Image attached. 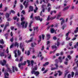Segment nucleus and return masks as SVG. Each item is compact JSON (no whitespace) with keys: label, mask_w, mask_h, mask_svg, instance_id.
<instances>
[{"label":"nucleus","mask_w":78,"mask_h":78,"mask_svg":"<svg viewBox=\"0 0 78 78\" xmlns=\"http://www.w3.org/2000/svg\"><path fill=\"white\" fill-rule=\"evenodd\" d=\"M6 18L7 19H8L9 17V14L8 13H6L5 14Z\"/></svg>","instance_id":"nucleus-14"},{"label":"nucleus","mask_w":78,"mask_h":78,"mask_svg":"<svg viewBox=\"0 0 78 78\" xmlns=\"http://www.w3.org/2000/svg\"><path fill=\"white\" fill-rule=\"evenodd\" d=\"M14 53H15V58H17V53H16V51H14Z\"/></svg>","instance_id":"nucleus-26"},{"label":"nucleus","mask_w":78,"mask_h":78,"mask_svg":"<svg viewBox=\"0 0 78 78\" xmlns=\"http://www.w3.org/2000/svg\"><path fill=\"white\" fill-rule=\"evenodd\" d=\"M56 69H57V68H52L51 69V70H56Z\"/></svg>","instance_id":"nucleus-35"},{"label":"nucleus","mask_w":78,"mask_h":78,"mask_svg":"<svg viewBox=\"0 0 78 78\" xmlns=\"http://www.w3.org/2000/svg\"><path fill=\"white\" fill-rule=\"evenodd\" d=\"M70 6V5H68V6H66V7L64 9H63V11H65V10H67L69 8V7Z\"/></svg>","instance_id":"nucleus-12"},{"label":"nucleus","mask_w":78,"mask_h":78,"mask_svg":"<svg viewBox=\"0 0 78 78\" xmlns=\"http://www.w3.org/2000/svg\"><path fill=\"white\" fill-rule=\"evenodd\" d=\"M26 63H27V62L25 61L23 63H22L23 66H25L26 65Z\"/></svg>","instance_id":"nucleus-41"},{"label":"nucleus","mask_w":78,"mask_h":78,"mask_svg":"<svg viewBox=\"0 0 78 78\" xmlns=\"http://www.w3.org/2000/svg\"><path fill=\"white\" fill-rule=\"evenodd\" d=\"M7 69V70H5V72H8V71H9L10 73H12V71H11V70L9 68H8Z\"/></svg>","instance_id":"nucleus-7"},{"label":"nucleus","mask_w":78,"mask_h":78,"mask_svg":"<svg viewBox=\"0 0 78 78\" xmlns=\"http://www.w3.org/2000/svg\"><path fill=\"white\" fill-rule=\"evenodd\" d=\"M14 69L16 70V71H18V69H17V68L16 67H14V66H12V70H13V72H14Z\"/></svg>","instance_id":"nucleus-9"},{"label":"nucleus","mask_w":78,"mask_h":78,"mask_svg":"<svg viewBox=\"0 0 78 78\" xmlns=\"http://www.w3.org/2000/svg\"><path fill=\"white\" fill-rule=\"evenodd\" d=\"M46 37L47 40H48L50 38V35L48 34H46Z\"/></svg>","instance_id":"nucleus-10"},{"label":"nucleus","mask_w":78,"mask_h":78,"mask_svg":"<svg viewBox=\"0 0 78 78\" xmlns=\"http://www.w3.org/2000/svg\"><path fill=\"white\" fill-rule=\"evenodd\" d=\"M23 56H21L20 58V59L19 60V62H22L23 61Z\"/></svg>","instance_id":"nucleus-16"},{"label":"nucleus","mask_w":78,"mask_h":78,"mask_svg":"<svg viewBox=\"0 0 78 78\" xmlns=\"http://www.w3.org/2000/svg\"><path fill=\"white\" fill-rule=\"evenodd\" d=\"M64 23H65L64 20H62V22H61V25H62V24H64Z\"/></svg>","instance_id":"nucleus-36"},{"label":"nucleus","mask_w":78,"mask_h":78,"mask_svg":"<svg viewBox=\"0 0 78 78\" xmlns=\"http://www.w3.org/2000/svg\"><path fill=\"white\" fill-rule=\"evenodd\" d=\"M30 63L32 65V66H33V64H34V61H33V60H32L31 61Z\"/></svg>","instance_id":"nucleus-40"},{"label":"nucleus","mask_w":78,"mask_h":78,"mask_svg":"<svg viewBox=\"0 0 78 78\" xmlns=\"http://www.w3.org/2000/svg\"><path fill=\"white\" fill-rule=\"evenodd\" d=\"M53 38L54 40H56L57 39V38L56 37L54 36L53 37Z\"/></svg>","instance_id":"nucleus-63"},{"label":"nucleus","mask_w":78,"mask_h":78,"mask_svg":"<svg viewBox=\"0 0 78 78\" xmlns=\"http://www.w3.org/2000/svg\"><path fill=\"white\" fill-rule=\"evenodd\" d=\"M69 73V71H67L66 72V73H65V78H66V75H67V74Z\"/></svg>","instance_id":"nucleus-37"},{"label":"nucleus","mask_w":78,"mask_h":78,"mask_svg":"<svg viewBox=\"0 0 78 78\" xmlns=\"http://www.w3.org/2000/svg\"><path fill=\"white\" fill-rule=\"evenodd\" d=\"M34 31H36V30H37V31H38V30H37V29H38V27H34Z\"/></svg>","instance_id":"nucleus-25"},{"label":"nucleus","mask_w":78,"mask_h":78,"mask_svg":"<svg viewBox=\"0 0 78 78\" xmlns=\"http://www.w3.org/2000/svg\"><path fill=\"white\" fill-rule=\"evenodd\" d=\"M17 55L18 56H20L21 55V52H20V51L19 50H18L17 51Z\"/></svg>","instance_id":"nucleus-18"},{"label":"nucleus","mask_w":78,"mask_h":78,"mask_svg":"<svg viewBox=\"0 0 78 78\" xmlns=\"http://www.w3.org/2000/svg\"><path fill=\"white\" fill-rule=\"evenodd\" d=\"M33 14H31V15L30 16V19H33Z\"/></svg>","instance_id":"nucleus-50"},{"label":"nucleus","mask_w":78,"mask_h":78,"mask_svg":"<svg viewBox=\"0 0 78 78\" xmlns=\"http://www.w3.org/2000/svg\"><path fill=\"white\" fill-rule=\"evenodd\" d=\"M16 61H17V62H19V60L17 58H16L15 59Z\"/></svg>","instance_id":"nucleus-64"},{"label":"nucleus","mask_w":78,"mask_h":78,"mask_svg":"<svg viewBox=\"0 0 78 78\" xmlns=\"http://www.w3.org/2000/svg\"><path fill=\"white\" fill-rule=\"evenodd\" d=\"M28 2H29V1H28L27 2V3L25 5V8H27L28 7Z\"/></svg>","instance_id":"nucleus-32"},{"label":"nucleus","mask_w":78,"mask_h":78,"mask_svg":"<svg viewBox=\"0 0 78 78\" xmlns=\"http://www.w3.org/2000/svg\"><path fill=\"white\" fill-rule=\"evenodd\" d=\"M51 47L52 50L55 49V48H56V46L55 45H53L51 46Z\"/></svg>","instance_id":"nucleus-27"},{"label":"nucleus","mask_w":78,"mask_h":78,"mask_svg":"<svg viewBox=\"0 0 78 78\" xmlns=\"http://www.w3.org/2000/svg\"><path fill=\"white\" fill-rule=\"evenodd\" d=\"M55 65L56 67V68H57V69H58V64H55Z\"/></svg>","instance_id":"nucleus-51"},{"label":"nucleus","mask_w":78,"mask_h":78,"mask_svg":"<svg viewBox=\"0 0 78 78\" xmlns=\"http://www.w3.org/2000/svg\"><path fill=\"white\" fill-rule=\"evenodd\" d=\"M0 43L1 44H4V41L3 39H2L1 40H0Z\"/></svg>","instance_id":"nucleus-23"},{"label":"nucleus","mask_w":78,"mask_h":78,"mask_svg":"<svg viewBox=\"0 0 78 78\" xmlns=\"http://www.w3.org/2000/svg\"><path fill=\"white\" fill-rule=\"evenodd\" d=\"M57 72L58 73H59L58 74L59 76H61L62 74V72H61L60 71H58Z\"/></svg>","instance_id":"nucleus-24"},{"label":"nucleus","mask_w":78,"mask_h":78,"mask_svg":"<svg viewBox=\"0 0 78 78\" xmlns=\"http://www.w3.org/2000/svg\"><path fill=\"white\" fill-rule=\"evenodd\" d=\"M67 58H69V59L70 60L71 59H72V57L71 56H70V55H68L67 56Z\"/></svg>","instance_id":"nucleus-34"},{"label":"nucleus","mask_w":78,"mask_h":78,"mask_svg":"<svg viewBox=\"0 0 78 78\" xmlns=\"http://www.w3.org/2000/svg\"><path fill=\"white\" fill-rule=\"evenodd\" d=\"M50 15H49L48 16L47 20H50L51 19V20H53V19H55L56 17V16H54L51 17H50Z\"/></svg>","instance_id":"nucleus-4"},{"label":"nucleus","mask_w":78,"mask_h":78,"mask_svg":"<svg viewBox=\"0 0 78 78\" xmlns=\"http://www.w3.org/2000/svg\"><path fill=\"white\" fill-rule=\"evenodd\" d=\"M48 64H49V62H46L45 63V64H43V66H44V67H45V66H48Z\"/></svg>","instance_id":"nucleus-17"},{"label":"nucleus","mask_w":78,"mask_h":78,"mask_svg":"<svg viewBox=\"0 0 78 78\" xmlns=\"http://www.w3.org/2000/svg\"><path fill=\"white\" fill-rule=\"evenodd\" d=\"M53 13H54V14H56V11L54 10V11H51L50 12V14H51V15H52V14H53Z\"/></svg>","instance_id":"nucleus-13"},{"label":"nucleus","mask_w":78,"mask_h":78,"mask_svg":"<svg viewBox=\"0 0 78 78\" xmlns=\"http://www.w3.org/2000/svg\"><path fill=\"white\" fill-rule=\"evenodd\" d=\"M72 77L73 78V76H74V72H72L71 73Z\"/></svg>","instance_id":"nucleus-46"},{"label":"nucleus","mask_w":78,"mask_h":78,"mask_svg":"<svg viewBox=\"0 0 78 78\" xmlns=\"http://www.w3.org/2000/svg\"><path fill=\"white\" fill-rule=\"evenodd\" d=\"M10 41L11 42H13V41H14V37H12V38L10 39Z\"/></svg>","instance_id":"nucleus-43"},{"label":"nucleus","mask_w":78,"mask_h":78,"mask_svg":"<svg viewBox=\"0 0 78 78\" xmlns=\"http://www.w3.org/2000/svg\"><path fill=\"white\" fill-rule=\"evenodd\" d=\"M6 52L7 53H8L9 52V51H8V48H7V49L6 50Z\"/></svg>","instance_id":"nucleus-53"},{"label":"nucleus","mask_w":78,"mask_h":78,"mask_svg":"<svg viewBox=\"0 0 78 78\" xmlns=\"http://www.w3.org/2000/svg\"><path fill=\"white\" fill-rule=\"evenodd\" d=\"M9 26V22H7L6 23V24L4 28V30H5L6 28L7 27H8Z\"/></svg>","instance_id":"nucleus-8"},{"label":"nucleus","mask_w":78,"mask_h":78,"mask_svg":"<svg viewBox=\"0 0 78 78\" xmlns=\"http://www.w3.org/2000/svg\"><path fill=\"white\" fill-rule=\"evenodd\" d=\"M37 70V66L35 65L34 68L32 67L31 68V71H35V70Z\"/></svg>","instance_id":"nucleus-5"},{"label":"nucleus","mask_w":78,"mask_h":78,"mask_svg":"<svg viewBox=\"0 0 78 78\" xmlns=\"http://www.w3.org/2000/svg\"><path fill=\"white\" fill-rule=\"evenodd\" d=\"M28 12H30L33 11V7L32 6H30L29 7Z\"/></svg>","instance_id":"nucleus-6"},{"label":"nucleus","mask_w":78,"mask_h":78,"mask_svg":"<svg viewBox=\"0 0 78 78\" xmlns=\"http://www.w3.org/2000/svg\"><path fill=\"white\" fill-rule=\"evenodd\" d=\"M6 61L5 60H3V61L1 60L0 61V64H1L3 66H5L6 64Z\"/></svg>","instance_id":"nucleus-3"},{"label":"nucleus","mask_w":78,"mask_h":78,"mask_svg":"<svg viewBox=\"0 0 78 78\" xmlns=\"http://www.w3.org/2000/svg\"><path fill=\"white\" fill-rule=\"evenodd\" d=\"M14 46L15 47L16 46H17V47H18L19 46V44L17 43L16 42Z\"/></svg>","instance_id":"nucleus-38"},{"label":"nucleus","mask_w":78,"mask_h":78,"mask_svg":"<svg viewBox=\"0 0 78 78\" xmlns=\"http://www.w3.org/2000/svg\"><path fill=\"white\" fill-rule=\"evenodd\" d=\"M42 38L43 39V40H44V37H45V35H44V34H42Z\"/></svg>","instance_id":"nucleus-52"},{"label":"nucleus","mask_w":78,"mask_h":78,"mask_svg":"<svg viewBox=\"0 0 78 78\" xmlns=\"http://www.w3.org/2000/svg\"><path fill=\"white\" fill-rule=\"evenodd\" d=\"M30 54V51H27V55H28V56H29Z\"/></svg>","instance_id":"nucleus-49"},{"label":"nucleus","mask_w":78,"mask_h":78,"mask_svg":"<svg viewBox=\"0 0 78 78\" xmlns=\"http://www.w3.org/2000/svg\"><path fill=\"white\" fill-rule=\"evenodd\" d=\"M61 17V15H58V16L57 17V19H59V17Z\"/></svg>","instance_id":"nucleus-48"},{"label":"nucleus","mask_w":78,"mask_h":78,"mask_svg":"<svg viewBox=\"0 0 78 78\" xmlns=\"http://www.w3.org/2000/svg\"><path fill=\"white\" fill-rule=\"evenodd\" d=\"M42 56V53L40 51L38 55V57H41Z\"/></svg>","instance_id":"nucleus-21"},{"label":"nucleus","mask_w":78,"mask_h":78,"mask_svg":"<svg viewBox=\"0 0 78 78\" xmlns=\"http://www.w3.org/2000/svg\"><path fill=\"white\" fill-rule=\"evenodd\" d=\"M50 44V41H48L46 45H48V44Z\"/></svg>","instance_id":"nucleus-60"},{"label":"nucleus","mask_w":78,"mask_h":78,"mask_svg":"<svg viewBox=\"0 0 78 78\" xmlns=\"http://www.w3.org/2000/svg\"><path fill=\"white\" fill-rule=\"evenodd\" d=\"M60 44L59 43V42L58 41L57 42V44H56L55 45H57V46H58H58Z\"/></svg>","instance_id":"nucleus-55"},{"label":"nucleus","mask_w":78,"mask_h":78,"mask_svg":"<svg viewBox=\"0 0 78 78\" xmlns=\"http://www.w3.org/2000/svg\"><path fill=\"white\" fill-rule=\"evenodd\" d=\"M71 77V75L70 74H69L68 75V78H70Z\"/></svg>","instance_id":"nucleus-54"},{"label":"nucleus","mask_w":78,"mask_h":78,"mask_svg":"<svg viewBox=\"0 0 78 78\" xmlns=\"http://www.w3.org/2000/svg\"><path fill=\"white\" fill-rule=\"evenodd\" d=\"M27 62L28 64V65L27 66H30V61L28 60H27Z\"/></svg>","instance_id":"nucleus-33"},{"label":"nucleus","mask_w":78,"mask_h":78,"mask_svg":"<svg viewBox=\"0 0 78 78\" xmlns=\"http://www.w3.org/2000/svg\"><path fill=\"white\" fill-rule=\"evenodd\" d=\"M69 55H71V54H72V53H73V51H70V52H69Z\"/></svg>","instance_id":"nucleus-62"},{"label":"nucleus","mask_w":78,"mask_h":78,"mask_svg":"<svg viewBox=\"0 0 78 78\" xmlns=\"http://www.w3.org/2000/svg\"><path fill=\"white\" fill-rule=\"evenodd\" d=\"M36 45V43H34V44L32 43L31 44V46L32 47H34V45Z\"/></svg>","instance_id":"nucleus-22"},{"label":"nucleus","mask_w":78,"mask_h":78,"mask_svg":"<svg viewBox=\"0 0 78 78\" xmlns=\"http://www.w3.org/2000/svg\"><path fill=\"white\" fill-rule=\"evenodd\" d=\"M8 59H11V54H9V56L8 57Z\"/></svg>","instance_id":"nucleus-57"},{"label":"nucleus","mask_w":78,"mask_h":78,"mask_svg":"<svg viewBox=\"0 0 78 78\" xmlns=\"http://www.w3.org/2000/svg\"><path fill=\"white\" fill-rule=\"evenodd\" d=\"M55 31V30L53 28H52L51 29V33H53Z\"/></svg>","instance_id":"nucleus-20"},{"label":"nucleus","mask_w":78,"mask_h":78,"mask_svg":"<svg viewBox=\"0 0 78 78\" xmlns=\"http://www.w3.org/2000/svg\"><path fill=\"white\" fill-rule=\"evenodd\" d=\"M17 18V16H16L13 17V20H16Z\"/></svg>","instance_id":"nucleus-42"},{"label":"nucleus","mask_w":78,"mask_h":78,"mask_svg":"<svg viewBox=\"0 0 78 78\" xmlns=\"http://www.w3.org/2000/svg\"><path fill=\"white\" fill-rule=\"evenodd\" d=\"M23 66L22 63H19L18 64V67L20 68V67H21V66Z\"/></svg>","instance_id":"nucleus-29"},{"label":"nucleus","mask_w":78,"mask_h":78,"mask_svg":"<svg viewBox=\"0 0 78 78\" xmlns=\"http://www.w3.org/2000/svg\"><path fill=\"white\" fill-rule=\"evenodd\" d=\"M48 71V70H46L43 73H47Z\"/></svg>","instance_id":"nucleus-56"},{"label":"nucleus","mask_w":78,"mask_h":78,"mask_svg":"<svg viewBox=\"0 0 78 78\" xmlns=\"http://www.w3.org/2000/svg\"><path fill=\"white\" fill-rule=\"evenodd\" d=\"M21 25L22 26V27L23 28H26L27 27V26L28 23L27 21H23V20H21Z\"/></svg>","instance_id":"nucleus-1"},{"label":"nucleus","mask_w":78,"mask_h":78,"mask_svg":"<svg viewBox=\"0 0 78 78\" xmlns=\"http://www.w3.org/2000/svg\"><path fill=\"white\" fill-rule=\"evenodd\" d=\"M70 38H68V37H66V41H68V40H70Z\"/></svg>","instance_id":"nucleus-61"},{"label":"nucleus","mask_w":78,"mask_h":78,"mask_svg":"<svg viewBox=\"0 0 78 78\" xmlns=\"http://www.w3.org/2000/svg\"><path fill=\"white\" fill-rule=\"evenodd\" d=\"M31 50H32V52H33V53H34L35 51L34 50V48H32L31 49Z\"/></svg>","instance_id":"nucleus-58"},{"label":"nucleus","mask_w":78,"mask_h":78,"mask_svg":"<svg viewBox=\"0 0 78 78\" xmlns=\"http://www.w3.org/2000/svg\"><path fill=\"white\" fill-rule=\"evenodd\" d=\"M39 40L38 41V42H40V41H41V38H42V37L41 36H40L39 37Z\"/></svg>","instance_id":"nucleus-31"},{"label":"nucleus","mask_w":78,"mask_h":78,"mask_svg":"<svg viewBox=\"0 0 78 78\" xmlns=\"http://www.w3.org/2000/svg\"><path fill=\"white\" fill-rule=\"evenodd\" d=\"M51 10V7H49L48 9V12H50Z\"/></svg>","instance_id":"nucleus-47"},{"label":"nucleus","mask_w":78,"mask_h":78,"mask_svg":"<svg viewBox=\"0 0 78 78\" xmlns=\"http://www.w3.org/2000/svg\"><path fill=\"white\" fill-rule=\"evenodd\" d=\"M35 19H36V20H42V19H41V18H40V16H35Z\"/></svg>","instance_id":"nucleus-11"},{"label":"nucleus","mask_w":78,"mask_h":78,"mask_svg":"<svg viewBox=\"0 0 78 78\" xmlns=\"http://www.w3.org/2000/svg\"><path fill=\"white\" fill-rule=\"evenodd\" d=\"M21 20H24V19H25V18H24V17H23V15H21Z\"/></svg>","instance_id":"nucleus-30"},{"label":"nucleus","mask_w":78,"mask_h":78,"mask_svg":"<svg viewBox=\"0 0 78 78\" xmlns=\"http://www.w3.org/2000/svg\"><path fill=\"white\" fill-rule=\"evenodd\" d=\"M11 12L12 13H13V14H15L16 13V12L13 10H12L11 11Z\"/></svg>","instance_id":"nucleus-45"},{"label":"nucleus","mask_w":78,"mask_h":78,"mask_svg":"<svg viewBox=\"0 0 78 78\" xmlns=\"http://www.w3.org/2000/svg\"><path fill=\"white\" fill-rule=\"evenodd\" d=\"M10 28L11 30H14V27H11Z\"/></svg>","instance_id":"nucleus-59"},{"label":"nucleus","mask_w":78,"mask_h":78,"mask_svg":"<svg viewBox=\"0 0 78 78\" xmlns=\"http://www.w3.org/2000/svg\"><path fill=\"white\" fill-rule=\"evenodd\" d=\"M31 74H34L36 76H38L39 75V72L38 71H31Z\"/></svg>","instance_id":"nucleus-2"},{"label":"nucleus","mask_w":78,"mask_h":78,"mask_svg":"<svg viewBox=\"0 0 78 78\" xmlns=\"http://www.w3.org/2000/svg\"><path fill=\"white\" fill-rule=\"evenodd\" d=\"M0 56H5V54H4V52H2L0 53Z\"/></svg>","instance_id":"nucleus-28"},{"label":"nucleus","mask_w":78,"mask_h":78,"mask_svg":"<svg viewBox=\"0 0 78 78\" xmlns=\"http://www.w3.org/2000/svg\"><path fill=\"white\" fill-rule=\"evenodd\" d=\"M33 38L32 37L30 38V40L26 41V42L27 43H29V42H32V41H33Z\"/></svg>","instance_id":"nucleus-15"},{"label":"nucleus","mask_w":78,"mask_h":78,"mask_svg":"<svg viewBox=\"0 0 78 78\" xmlns=\"http://www.w3.org/2000/svg\"><path fill=\"white\" fill-rule=\"evenodd\" d=\"M58 59H59V62L60 63L62 62V57L61 56L59 57Z\"/></svg>","instance_id":"nucleus-19"},{"label":"nucleus","mask_w":78,"mask_h":78,"mask_svg":"<svg viewBox=\"0 0 78 78\" xmlns=\"http://www.w3.org/2000/svg\"><path fill=\"white\" fill-rule=\"evenodd\" d=\"M69 33H70V32H68L66 34L65 36H67H67H69Z\"/></svg>","instance_id":"nucleus-44"},{"label":"nucleus","mask_w":78,"mask_h":78,"mask_svg":"<svg viewBox=\"0 0 78 78\" xmlns=\"http://www.w3.org/2000/svg\"><path fill=\"white\" fill-rule=\"evenodd\" d=\"M21 13L23 14L24 15H25V11H24V10H23L22 11Z\"/></svg>","instance_id":"nucleus-39"}]
</instances>
